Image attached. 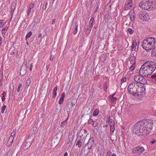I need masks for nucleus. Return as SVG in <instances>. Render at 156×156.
I'll return each mask as SVG.
<instances>
[{"instance_id": "5fc2aeb1", "label": "nucleus", "mask_w": 156, "mask_h": 156, "mask_svg": "<svg viewBox=\"0 0 156 156\" xmlns=\"http://www.w3.org/2000/svg\"><path fill=\"white\" fill-rule=\"evenodd\" d=\"M50 60H53V56H51L50 57Z\"/></svg>"}, {"instance_id": "2eb2a0df", "label": "nucleus", "mask_w": 156, "mask_h": 156, "mask_svg": "<svg viewBox=\"0 0 156 156\" xmlns=\"http://www.w3.org/2000/svg\"><path fill=\"white\" fill-rule=\"evenodd\" d=\"M129 15L131 21H133L136 18L135 14L133 10H131L129 13Z\"/></svg>"}, {"instance_id": "6e6552de", "label": "nucleus", "mask_w": 156, "mask_h": 156, "mask_svg": "<svg viewBox=\"0 0 156 156\" xmlns=\"http://www.w3.org/2000/svg\"><path fill=\"white\" fill-rule=\"evenodd\" d=\"M33 138H31L30 136H28L23 144V147L24 149H27L30 146L33 140Z\"/></svg>"}, {"instance_id": "49530a36", "label": "nucleus", "mask_w": 156, "mask_h": 156, "mask_svg": "<svg viewBox=\"0 0 156 156\" xmlns=\"http://www.w3.org/2000/svg\"><path fill=\"white\" fill-rule=\"evenodd\" d=\"M115 94H114L112 95H111L109 96V98L111 99V100L112 99V98L114 97V96Z\"/></svg>"}, {"instance_id": "7c9ffc66", "label": "nucleus", "mask_w": 156, "mask_h": 156, "mask_svg": "<svg viewBox=\"0 0 156 156\" xmlns=\"http://www.w3.org/2000/svg\"><path fill=\"white\" fill-rule=\"evenodd\" d=\"M15 135V132H12L11 134V136L9 138H11V139L13 140Z\"/></svg>"}, {"instance_id": "603ef678", "label": "nucleus", "mask_w": 156, "mask_h": 156, "mask_svg": "<svg viewBox=\"0 0 156 156\" xmlns=\"http://www.w3.org/2000/svg\"><path fill=\"white\" fill-rule=\"evenodd\" d=\"M6 94V93L5 92H3L2 93L3 96H5Z\"/></svg>"}, {"instance_id": "ea45409f", "label": "nucleus", "mask_w": 156, "mask_h": 156, "mask_svg": "<svg viewBox=\"0 0 156 156\" xmlns=\"http://www.w3.org/2000/svg\"><path fill=\"white\" fill-rule=\"evenodd\" d=\"M151 77L152 79H154L156 81V74H153L151 76Z\"/></svg>"}, {"instance_id": "774afa93", "label": "nucleus", "mask_w": 156, "mask_h": 156, "mask_svg": "<svg viewBox=\"0 0 156 156\" xmlns=\"http://www.w3.org/2000/svg\"><path fill=\"white\" fill-rule=\"evenodd\" d=\"M30 13V12H28L27 11V15H29Z\"/></svg>"}, {"instance_id": "ddd939ff", "label": "nucleus", "mask_w": 156, "mask_h": 156, "mask_svg": "<svg viewBox=\"0 0 156 156\" xmlns=\"http://www.w3.org/2000/svg\"><path fill=\"white\" fill-rule=\"evenodd\" d=\"M139 18L142 20H146L147 19V17L148 16V15L145 12H140L138 14Z\"/></svg>"}, {"instance_id": "052dcab7", "label": "nucleus", "mask_w": 156, "mask_h": 156, "mask_svg": "<svg viewBox=\"0 0 156 156\" xmlns=\"http://www.w3.org/2000/svg\"><path fill=\"white\" fill-rule=\"evenodd\" d=\"M108 126L106 125H103V127H107Z\"/></svg>"}, {"instance_id": "4d7b16f0", "label": "nucleus", "mask_w": 156, "mask_h": 156, "mask_svg": "<svg viewBox=\"0 0 156 156\" xmlns=\"http://www.w3.org/2000/svg\"><path fill=\"white\" fill-rule=\"evenodd\" d=\"M47 5H48V3L47 2V3H46V4L45 5V8H44V10L46 9V8L47 7Z\"/></svg>"}, {"instance_id": "f03ea898", "label": "nucleus", "mask_w": 156, "mask_h": 156, "mask_svg": "<svg viewBox=\"0 0 156 156\" xmlns=\"http://www.w3.org/2000/svg\"><path fill=\"white\" fill-rule=\"evenodd\" d=\"M156 69V63L154 62L148 61L145 62L140 69L139 73L144 77L151 75Z\"/></svg>"}, {"instance_id": "3c124183", "label": "nucleus", "mask_w": 156, "mask_h": 156, "mask_svg": "<svg viewBox=\"0 0 156 156\" xmlns=\"http://www.w3.org/2000/svg\"><path fill=\"white\" fill-rule=\"evenodd\" d=\"M2 43V37L0 36V45Z\"/></svg>"}, {"instance_id": "b1692460", "label": "nucleus", "mask_w": 156, "mask_h": 156, "mask_svg": "<svg viewBox=\"0 0 156 156\" xmlns=\"http://www.w3.org/2000/svg\"><path fill=\"white\" fill-rule=\"evenodd\" d=\"M99 112V110L98 109H96L93 112V116H95L97 115Z\"/></svg>"}, {"instance_id": "a211bd4d", "label": "nucleus", "mask_w": 156, "mask_h": 156, "mask_svg": "<svg viewBox=\"0 0 156 156\" xmlns=\"http://www.w3.org/2000/svg\"><path fill=\"white\" fill-rule=\"evenodd\" d=\"M58 89V87L57 86L55 87L53 91L52 94H53V96L52 97L54 98H55L57 94V91Z\"/></svg>"}, {"instance_id": "864d4df0", "label": "nucleus", "mask_w": 156, "mask_h": 156, "mask_svg": "<svg viewBox=\"0 0 156 156\" xmlns=\"http://www.w3.org/2000/svg\"><path fill=\"white\" fill-rule=\"evenodd\" d=\"M2 99L3 101H4L5 100V96H3L2 97Z\"/></svg>"}, {"instance_id": "c03bdc74", "label": "nucleus", "mask_w": 156, "mask_h": 156, "mask_svg": "<svg viewBox=\"0 0 156 156\" xmlns=\"http://www.w3.org/2000/svg\"><path fill=\"white\" fill-rule=\"evenodd\" d=\"M156 142V140H153L152 141H151L150 142V144H154Z\"/></svg>"}, {"instance_id": "5701e85b", "label": "nucleus", "mask_w": 156, "mask_h": 156, "mask_svg": "<svg viewBox=\"0 0 156 156\" xmlns=\"http://www.w3.org/2000/svg\"><path fill=\"white\" fill-rule=\"evenodd\" d=\"M26 73V71L25 70L23 69V68H21L20 70V75H21V74L22 73V76H23Z\"/></svg>"}, {"instance_id": "e433bc0d", "label": "nucleus", "mask_w": 156, "mask_h": 156, "mask_svg": "<svg viewBox=\"0 0 156 156\" xmlns=\"http://www.w3.org/2000/svg\"><path fill=\"white\" fill-rule=\"evenodd\" d=\"M64 98H60V100L59 101V104L60 105L62 104L63 103V101L64 100Z\"/></svg>"}, {"instance_id": "bf43d9fd", "label": "nucleus", "mask_w": 156, "mask_h": 156, "mask_svg": "<svg viewBox=\"0 0 156 156\" xmlns=\"http://www.w3.org/2000/svg\"><path fill=\"white\" fill-rule=\"evenodd\" d=\"M14 53H15L14 52H11L10 53V54L11 55H13L14 54Z\"/></svg>"}, {"instance_id": "f8f14e48", "label": "nucleus", "mask_w": 156, "mask_h": 156, "mask_svg": "<svg viewBox=\"0 0 156 156\" xmlns=\"http://www.w3.org/2000/svg\"><path fill=\"white\" fill-rule=\"evenodd\" d=\"M139 41H134L132 44V50L137 51L138 50L139 45Z\"/></svg>"}, {"instance_id": "0e129e2a", "label": "nucleus", "mask_w": 156, "mask_h": 156, "mask_svg": "<svg viewBox=\"0 0 156 156\" xmlns=\"http://www.w3.org/2000/svg\"><path fill=\"white\" fill-rule=\"evenodd\" d=\"M31 9H30L29 8V9L28 10V12H30Z\"/></svg>"}, {"instance_id": "2f4dec72", "label": "nucleus", "mask_w": 156, "mask_h": 156, "mask_svg": "<svg viewBox=\"0 0 156 156\" xmlns=\"http://www.w3.org/2000/svg\"><path fill=\"white\" fill-rule=\"evenodd\" d=\"M34 4L33 3H31L29 5V8L30 9H31L34 7Z\"/></svg>"}, {"instance_id": "09e8293b", "label": "nucleus", "mask_w": 156, "mask_h": 156, "mask_svg": "<svg viewBox=\"0 0 156 156\" xmlns=\"http://www.w3.org/2000/svg\"><path fill=\"white\" fill-rule=\"evenodd\" d=\"M55 20H56L55 19H54L51 22V24L52 25H53L54 24H55Z\"/></svg>"}, {"instance_id": "0eeeda50", "label": "nucleus", "mask_w": 156, "mask_h": 156, "mask_svg": "<svg viewBox=\"0 0 156 156\" xmlns=\"http://www.w3.org/2000/svg\"><path fill=\"white\" fill-rule=\"evenodd\" d=\"M145 87L143 85H140L139 86L138 84V88L136 91V94L138 96H143L145 94Z\"/></svg>"}, {"instance_id": "37998d69", "label": "nucleus", "mask_w": 156, "mask_h": 156, "mask_svg": "<svg viewBox=\"0 0 156 156\" xmlns=\"http://www.w3.org/2000/svg\"><path fill=\"white\" fill-rule=\"evenodd\" d=\"M111 151H108L106 153L107 156H111Z\"/></svg>"}, {"instance_id": "20e7f679", "label": "nucleus", "mask_w": 156, "mask_h": 156, "mask_svg": "<svg viewBox=\"0 0 156 156\" xmlns=\"http://www.w3.org/2000/svg\"><path fill=\"white\" fill-rule=\"evenodd\" d=\"M139 5L140 8L146 10L150 11L156 8V3L151 0H143Z\"/></svg>"}, {"instance_id": "13d9d810", "label": "nucleus", "mask_w": 156, "mask_h": 156, "mask_svg": "<svg viewBox=\"0 0 156 156\" xmlns=\"http://www.w3.org/2000/svg\"><path fill=\"white\" fill-rule=\"evenodd\" d=\"M111 119H110V117L109 116L108 118V122H110V120H111Z\"/></svg>"}, {"instance_id": "aec40b11", "label": "nucleus", "mask_w": 156, "mask_h": 156, "mask_svg": "<svg viewBox=\"0 0 156 156\" xmlns=\"http://www.w3.org/2000/svg\"><path fill=\"white\" fill-rule=\"evenodd\" d=\"M68 117L63 122H62L60 124V126L63 127H64L67 124V120L68 119Z\"/></svg>"}, {"instance_id": "4c0bfd02", "label": "nucleus", "mask_w": 156, "mask_h": 156, "mask_svg": "<svg viewBox=\"0 0 156 156\" xmlns=\"http://www.w3.org/2000/svg\"><path fill=\"white\" fill-rule=\"evenodd\" d=\"M126 78L125 77H123L121 80V83H122L126 81Z\"/></svg>"}, {"instance_id": "cd10ccee", "label": "nucleus", "mask_w": 156, "mask_h": 156, "mask_svg": "<svg viewBox=\"0 0 156 156\" xmlns=\"http://www.w3.org/2000/svg\"><path fill=\"white\" fill-rule=\"evenodd\" d=\"M78 27V25L76 24V25H75L76 28H75V30H74V32H73V34L74 35H75L77 33V32Z\"/></svg>"}, {"instance_id": "a878e982", "label": "nucleus", "mask_w": 156, "mask_h": 156, "mask_svg": "<svg viewBox=\"0 0 156 156\" xmlns=\"http://www.w3.org/2000/svg\"><path fill=\"white\" fill-rule=\"evenodd\" d=\"M32 33L31 31L29 32L27 34L26 36V39L27 40V38H29L32 35Z\"/></svg>"}, {"instance_id": "dca6fc26", "label": "nucleus", "mask_w": 156, "mask_h": 156, "mask_svg": "<svg viewBox=\"0 0 156 156\" xmlns=\"http://www.w3.org/2000/svg\"><path fill=\"white\" fill-rule=\"evenodd\" d=\"M75 104V103L73 102H69L68 104V106L66 108V110H67V111H71L72 107Z\"/></svg>"}, {"instance_id": "6e6d98bb", "label": "nucleus", "mask_w": 156, "mask_h": 156, "mask_svg": "<svg viewBox=\"0 0 156 156\" xmlns=\"http://www.w3.org/2000/svg\"><path fill=\"white\" fill-rule=\"evenodd\" d=\"M68 153L67 152H65L64 154V156H67Z\"/></svg>"}, {"instance_id": "f704fd0d", "label": "nucleus", "mask_w": 156, "mask_h": 156, "mask_svg": "<svg viewBox=\"0 0 156 156\" xmlns=\"http://www.w3.org/2000/svg\"><path fill=\"white\" fill-rule=\"evenodd\" d=\"M19 86L18 87L17 89L18 92H19L20 91V88L22 86V84L21 83H19Z\"/></svg>"}, {"instance_id": "a19ab883", "label": "nucleus", "mask_w": 156, "mask_h": 156, "mask_svg": "<svg viewBox=\"0 0 156 156\" xmlns=\"http://www.w3.org/2000/svg\"><path fill=\"white\" fill-rule=\"evenodd\" d=\"M94 121L92 119L90 118L88 120V122L89 124H91V122H93Z\"/></svg>"}, {"instance_id": "6ab92c4d", "label": "nucleus", "mask_w": 156, "mask_h": 156, "mask_svg": "<svg viewBox=\"0 0 156 156\" xmlns=\"http://www.w3.org/2000/svg\"><path fill=\"white\" fill-rule=\"evenodd\" d=\"M16 6V4L15 3H12V5L11 6V12L12 13L15 8Z\"/></svg>"}, {"instance_id": "c756f323", "label": "nucleus", "mask_w": 156, "mask_h": 156, "mask_svg": "<svg viewBox=\"0 0 156 156\" xmlns=\"http://www.w3.org/2000/svg\"><path fill=\"white\" fill-rule=\"evenodd\" d=\"M7 28H5L2 29L1 31L2 34H5L6 32H7Z\"/></svg>"}, {"instance_id": "39448f33", "label": "nucleus", "mask_w": 156, "mask_h": 156, "mask_svg": "<svg viewBox=\"0 0 156 156\" xmlns=\"http://www.w3.org/2000/svg\"><path fill=\"white\" fill-rule=\"evenodd\" d=\"M138 88V84L135 82H132L128 87V92L131 94L134 95L136 93V91Z\"/></svg>"}, {"instance_id": "4468645a", "label": "nucleus", "mask_w": 156, "mask_h": 156, "mask_svg": "<svg viewBox=\"0 0 156 156\" xmlns=\"http://www.w3.org/2000/svg\"><path fill=\"white\" fill-rule=\"evenodd\" d=\"M115 122L114 121L111 119L110 120V122L109 124V126H110V132L111 135L113 133L115 130Z\"/></svg>"}, {"instance_id": "f257e3e1", "label": "nucleus", "mask_w": 156, "mask_h": 156, "mask_svg": "<svg viewBox=\"0 0 156 156\" xmlns=\"http://www.w3.org/2000/svg\"><path fill=\"white\" fill-rule=\"evenodd\" d=\"M152 126L153 124L150 121H139L135 124L133 131L139 136H146L149 134V130L152 129Z\"/></svg>"}, {"instance_id": "a18cd8bd", "label": "nucleus", "mask_w": 156, "mask_h": 156, "mask_svg": "<svg viewBox=\"0 0 156 156\" xmlns=\"http://www.w3.org/2000/svg\"><path fill=\"white\" fill-rule=\"evenodd\" d=\"M65 93L64 92H63L61 94V98H64L65 97Z\"/></svg>"}, {"instance_id": "680f3d73", "label": "nucleus", "mask_w": 156, "mask_h": 156, "mask_svg": "<svg viewBox=\"0 0 156 156\" xmlns=\"http://www.w3.org/2000/svg\"><path fill=\"white\" fill-rule=\"evenodd\" d=\"M112 156H116V155L114 153V154H112Z\"/></svg>"}, {"instance_id": "8fccbe9b", "label": "nucleus", "mask_w": 156, "mask_h": 156, "mask_svg": "<svg viewBox=\"0 0 156 156\" xmlns=\"http://www.w3.org/2000/svg\"><path fill=\"white\" fill-rule=\"evenodd\" d=\"M33 67V65L32 64H31L30 65V71H31L32 70V68Z\"/></svg>"}, {"instance_id": "72a5a7b5", "label": "nucleus", "mask_w": 156, "mask_h": 156, "mask_svg": "<svg viewBox=\"0 0 156 156\" xmlns=\"http://www.w3.org/2000/svg\"><path fill=\"white\" fill-rule=\"evenodd\" d=\"M81 144L82 143L80 141H78L76 144V145L78 146L79 147H81Z\"/></svg>"}, {"instance_id": "9b49d317", "label": "nucleus", "mask_w": 156, "mask_h": 156, "mask_svg": "<svg viewBox=\"0 0 156 156\" xmlns=\"http://www.w3.org/2000/svg\"><path fill=\"white\" fill-rule=\"evenodd\" d=\"M132 5V2L131 0H128L126 1L125 4L124 10H125L129 9Z\"/></svg>"}, {"instance_id": "c9c22d12", "label": "nucleus", "mask_w": 156, "mask_h": 156, "mask_svg": "<svg viewBox=\"0 0 156 156\" xmlns=\"http://www.w3.org/2000/svg\"><path fill=\"white\" fill-rule=\"evenodd\" d=\"M6 108V106L5 105H4L3 106V107L2 108L1 110V112L2 113H3L4 112Z\"/></svg>"}, {"instance_id": "7ed1b4c3", "label": "nucleus", "mask_w": 156, "mask_h": 156, "mask_svg": "<svg viewBox=\"0 0 156 156\" xmlns=\"http://www.w3.org/2000/svg\"><path fill=\"white\" fill-rule=\"evenodd\" d=\"M156 40L154 37H149L144 39L142 43L143 48L147 51L152 49L155 45Z\"/></svg>"}, {"instance_id": "1a4fd4ad", "label": "nucleus", "mask_w": 156, "mask_h": 156, "mask_svg": "<svg viewBox=\"0 0 156 156\" xmlns=\"http://www.w3.org/2000/svg\"><path fill=\"white\" fill-rule=\"evenodd\" d=\"M94 143V138L93 137H91L89 139L88 142L86 144V146L87 145V146L88 149L89 150L87 152V154L90 151L91 149H92Z\"/></svg>"}, {"instance_id": "9d476101", "label": "nucleus", "mask_w": 156, "mask_h": 156, "mask_svg": "<svg viewBox=\"0 0 156 156\" xmlns=\"http://www.w3.org/2000/svg\"><path fill=\"white\" fill-rule=\"evenodd\" d=\"M144 150V148L143 147H137L134 148L132 151L133 154H140L142 153Z\"/></svg>"}, {"instance_id": "393cba45", "label": "nucleus", "mask_w": 156, "mask_h": 156, "mask_svg": "<svg viewBox=\"0 0 156 156\" xmlns=\"http://www.w3.org/2000/svg\"><path fill=\"white\" fill-rule=\"evenodd\" d=\"M135 64L132 63V65L129 68V69L131 71H132L134 70L135 68Z\"/></svg>"}, {"instance_id": "473e14b6", "label": "nucleus", "mask_w": 156, "mask_h": 156, "mask_svg": "<svg viewBox=\"0 0 156 156\" xmlns=\"http://www.w3.org/2000/svg\"><path fill=\"white\" fill-rule=\"evenodd\" d=\"M97 122L96 121H94L90 124L93 127H96L97 125Z\"/></svg>"}, {"instance_id": "58836bf2", "label": "nucleus", "mask_w": 156, "mask_h": 156, "mask_svg": "<svg viewBox=\"0 0 156 156\" xmlns=\"http://www.w3.org/2000/svg\"><path fill=\"white\" fill-rule=\"evenodd\" d=\"M4 25V23H3V20H0V28L2 27Z\"/></svg>"}, {"instance_id": "412c9836", "label": "nucleus", "mask_w": 156, "mask_h": 156, "mask_svg": "<svg viewBox=\"0 0 156 156\" xmlns=\"http://www.w3.org/2000/svg\"><path fill=\"white\" fill-rule=\"evenodd\" d=\"M136 58L134 56H131L129 59V61L131 62H132V63L135 64V60Z\"/></svg>"}, {"instance_id": "c85d7f7f", "label": "nucleus", "mask_w": 156, "mask_h": 156, "mask_svg": "<svg viewBox=\"0 0 156 156\" xmlns=\"http://www.w3.org/2000/svg\"><path fill=\"white\" fill-rule=\"evenodd\" d=\"M127 31H128V32H129V33L130 34H133L134 32V30H132L130 28H128V29Z\"/></svg>"}, {"instance_id": "4be33fe9", "label": "nucleus", "mask_w": 156, "mask_h": 156, "mask_svg": "<svg viewBox=\"0 0 156 156\" xmlns=\"http://www.w3.org/2000/svg\"><path fill=\"white\" fill-rule=\"evenodd\" d=\"M13 140L11 139V138H9L7 142L6 145L7 147H9L12 144V143L13 141Z\"/></svg>"}, {"instance_id": "423d86ee", "label": "nucleus", "mask_w": 156, "mask_h": 156, "mask_svg": "<svg viewBox=\"0 0 156 156\" xmlns=\"http://www.w3.org/2000/svg\"><path fill=\"white\" fill-rule=\"evenodd\" d=\"M144 77V76L141 75L137 74L134 76L133 79L135 81L137 82L136 83L145 84L147 83V80Z\"/></svg>"}, {"instance_id": "79ce46f5", "label": "nucleus", "mask_w": 156, "mask_h": 156, "mask_svg": "<svg viewBox=\"0 0 156 156\" xmlns=\"http://www.w3.org/2000/svg\"><path fill=\"white\" fill-rule=\"evenodd\" d=\"M117 98L115 97H113L112 99L111 100V101L112 102L115 101H116Z\"/></svg>"}, {"instance_id": "338daca9", "label": "nucleus", "mask_w": 156, "mask_h": 156, "mask_svg": "<svg viewBox=\"0 0 156 156\" xmlns=\"http://www.w3.org/2000/svg\"><path fill=\"white\" fill-rule=\"evenodd\" d=\"M41 34H40L38 36V37H40V36H41Z\"/></svg>"}, {"instance_id": "f3484780", "label": "nucleus", "mask_w": 156, "mask_h": 156, "mask_svg": "<svg viewBox=\"0 0 156 156\" xmlns=\"http://www.w3.org/2000/svg\"><path fill=\"white\" fill-rule=\"evenodd\" d=\"M94 19L93 17H91L89 23V28L90 29V31L91 30L92 28L93 27V24L94 23Z\"/></svg>"}, {"instance_id": "de8ad7c7", "label": "nucleus", "mask_w": 156, "mask_h": 156, "mask_svg": "<svg viewBox=\"0 0 156 156\" xmlns=\"http://www.w3.org/2000/svg\"><path fill=\"white\" fill-rule=\"evenodd\" d=\"M50 67V65L49 64L48 65H47L46 66V71H48V69Z\"/></svg>"}, {"instance_id": "69168bd1", "label": "nucleus", "mask_w": 156, "mask_h": 156, "mask_svg": "<svg viewBox=\"0 0 156 156\" xmlns=\"http://www.w3.org/2000/svg\"><path fill=\"white\" fill-rule=\"evenodd\" d=\"M85 133H87V130L85 129H84L83 130Z\"/></svg>"}, {"instance_id": "e2e57ef3", "label": "nucleus", "mask_w": 156, "mask_h": 156, "mask_svg": "<svg viewBox=\"0 0 156 156\" xmlns=\"http://www.w3.org/2000/svg\"><path fill=\"white\" fill-rule=\"evenodd\" d=\"M52 142L51 143H52L53 142H54V143H55V141H54V139H53V140H52Z\"/></svg>"}, {"instance_id": "bb28decb", "label": "nucleus", "mask_w": 156, "mask_h": 156, "mask_svg": "<svg viewBox=\"0 0 156 156\" xmlns=\"http://www.w3.org/2000/svg\"><path fill=\"white\" fill-rule=\"evenodd\" d=\"M31 80L29 78L27 80L26 82V85L27 87H28L30 83Z\"/></svg>"}]
</instances>
